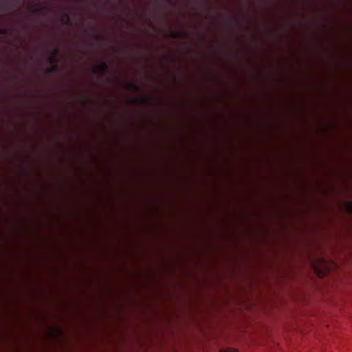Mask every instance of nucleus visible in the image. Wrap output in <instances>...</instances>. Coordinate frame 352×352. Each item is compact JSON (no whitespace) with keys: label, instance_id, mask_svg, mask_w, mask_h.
Segmentation results:
<instances>
[{"label":"nucleus","instance_id":"obj_1","mask_svg":"<svg viewBox=\"0 0 352 352\" xmlns=\"http://www.w3.org/2000/svg\"><path fill=\"white\" fill-rule=\"evenodd\" d=\"M312 267L315 273L319 277H323L334 267V263L333 261H327L324 258H320L313 261Z\"/></svg>","mask_w":352,"mask_h":352},{"label":"nucleus","instance_id":"obj_2","mask_svg":"<svg viewBox=\"0 0 352 352\" xmlns=\"http://www.w3.org/2000/svg\"><path fill=\"white\" fill-rule=\"evenodd\" d=\"M153 97L146 95H141L136 97H133L127 100L129 104H150Z\"/></svg>","mask_w":352,"mask_h":352},{"label":"nucleus","instance_id":"obj_3","mask_svg":"<svg viewBox=\"0 0 352 352\" xmlns=\"http://www.w3.org/2000/svg\"><path fill=\"white\" fill-rule=\"evenodd\" d=\"M63 333L61 327H52L45 333V337L47 339H57L62 336Z\"/></svg>","mask_w":352,"mask_h":352},{"label":"nucleus","instance_id":"obj_4","mask_svg":"<svg viewBox=\"0 0 352 352\" xmlns=\"http://www.w3.org/2000/svg\"><path fill=\"white\" fill-rule=\"evenodd\" d=\"M93 72L96 74H104L107 70V65L105 63H101L95 65L93 67Z\"/></svg>","mask_w":352,"mask_h":352},{"label":"nucleus","instance_id":"obj_5","mask_svg":"<svg viewBox=\"0 0 352 352\" xmlns=\"http://www.w3.org/2000/svg\"><path fill=\"white\" fill-rule=\"evenodd\" d=\"M184 34L181 30H173L170 31L166 36L170 38H182L184 37Z\"/></svg>","mask_w":352,"mask_h":352},{"label":"nucleus","instance_id":"obj_6","mask_svg":"<svg viewBox=\"0 0 352 352\" xmlns=\"http://www.w3.org/2000/svg\"><path fill=\"white\" fill-rule=\"evenodd\" d=\"M123 87L129 90L138 91L140 89L139 86L132 82H126L124 84Z\"/></svg>","mask_w":352,"mask_h":352},{"label":"nucleus","instance_id":"obj_7","mask_svg":"<svg viewBox=\"0 0 352 352\" xmlns=\"http://www.w3.org/2000/svg\"><path fill=\"white\" fill-rule=\"evenodd\" d=\"M58 50L57 49H55L47 58L48 62L52 65H56V54H57Z\"/></svg>","mask_w":352,"mask_h":352},{"label":"nucleus","instance_id":"obj_8","mask_svg":"<svg viewBox=\"0 0 352 352\" xmlns=\"http://www.w3.org/2000/svg\"><path fill=\"white\" fill-rule=\"evenodd\" d=\"M344 208L346 210V211L351 214L352 213V201H346L344 203Z\"/></svg>","mask_w":352,"mask_h":352},{"label":"nucleus","instance_id":"obj_9","mask_svg":"<svg viewBox=\"0 0 352 352\" xmlns=\"http://www.w3.org/2000/svg\"><path fill=\"white\" fill-rule=\"evenodd\" d=\"M335 125L333 124H329L325 127L320 128L319 130L323 132L327 131L328 129H334Z\"/></svg>","mask_w":352,"mask_h":352},{"label":"nucleus","instance_id":"obj_10","mask_svg":"<svg viewBox=\"0 0 352 352\" xmlns=\"http://www.w3.org/2000/svg\"><path fill=\"white\" fill-rule=\"evenodd\" d=\"M219 352H239L237 349L228 348L226 349H222Z\"/></svg>","mask_w":352,"mask_h":352},{"label":"nucleus","instance_id":"obj_11","mask_svg":"<svg viewBox=\"0 0 352 352\" xmlns=\"http://www.w3.org/2000/svg\"><path fill=\"white\" fill-rule=\"evenodd\" d=\"M56 69V65H52V66L47 69L48 72H53Z\"/></svg>","mask_w":352,"mask_h":352},{"label":"nucleus","instance_id":"obj_12","mask_svg":"<svg viewBox=\"0 0 352 352\" xmlns=\"http://www.w3.org/2000/svg\"><path fill=\"white\" fill-rule=\"evenodd\" d=\"M56 69V65H52V66L47 69L48 72H53Z\"/></svg>","mask_w":352,"mask_h":352},{"label":"nucleus","instance_id":"obj_13","mask_svg":"<svg viewBox=\"0 0 352 352\" xmlns=\"http://www.w3.org/2000/svg\"><path fill=\"white\" fill-rule=\"evenodd\" d=\"M158 210H159L158 208H155V212H158Z\"/></svg>","mask_w":352,"mask_h":352}]
</instances>
